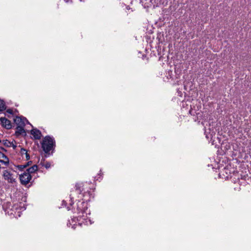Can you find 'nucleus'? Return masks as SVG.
I'll use <instances>...</instances> for the list:
<instances>
[{"label": "nucleus", "mask_w": 251, "mask_h": 251, "mask_svg": "<svg viewBox=\"0 0 251 251\" xmlns=\"http://www.w3.org/2000/svg\"><path fill=\"white\" fill-rule=\"evenodd\" d=\"M54 139L49 136L44 138L41 143L42 148L45 153H48L54 149L55 147Z\"/></svg>", "instance_id": "obj_1"}, {"label": "nucleus", "mask_w": 251, "mask_h": 251, "mask_svg": "<svg viewBox=\"0 0 251 251\" xmlns=\"http://www.w3.org/2000/svg\"><path fill=\"white\" fill-rule=\"evenodd\" d=\"M87 204L84 201H78L77 203V211L78 218H80V220L82 219V220H86L88 217L87 216V214H90L89 212H87Z\"/></svg>", "instance_id": "obj_2"}, {"label": "nucleus", "mask_w": 251, "mask_h": 251, "mask_svg": "<svg viewBox=\"0 0 251 251\" xmlns=\"http://www.w3.org/2000/svg\"><path fill=\"white\" fill-rule=\"evenodd\" d=\"M2 176L8 183L13 184L16 182V178L14 175L8 170H5L2 172Z\"/></svg>", "instance_id": "obj_3"}, {"label": "nucleus", "mask_w": 251, "mask_h": 251, "mask_svg": "<svg viewBox=\"0 0 251 251\" xmlns=\"http://www.w3.org/2000/svg\"><path fill=\"white\" fill-rule=\"evenodd\" d=\"M31 179V175L29 174V173L24 172L23 174L20 176V180L21 183L23 185H26L28 184Z\"/></svg>", "instance_id": "obj_4"}, {"label": "nucleus", "mask_w": 251, "mask_h": 251, "mask_svg": "<svg viewBox=\"0 0 251 251\" xmlns=\"http://www.w3.org/2000/svg\"><path fill=\"white\" fill-rule=\"evenodd\" d=\"M0 121L1 122V126L7 129H9L12 127V125L11 122L5 117H1L0 118Z\"/></svg>", "instance_id": "obj_5"}, {"label": "nucleus", "mask_w": 251, "mask_h": 251, "mask_svg": "<svg viewBox=\"0 0 251 251\" xmlns=\"http://www.w3.org/2000/svg\"><path fill=\"white\" fill-rule=\"evenodd\" d=\"M14 122L17 126H25V123L27 122L26 118L21 117H16L14 119Z\"/></svg>", "instance_id": "obj_6"}, {"label": "nucleus", "mask_w": 251, "mask_h": 251, "mask_svg": "<svg viewBox=\"0 0 251 251\" xmlns=\"http://www.w3.org/2000/svg\"><path fill=\"white\" fill-rule=\"evenodd\" d=\"M87 185V184L86 183L85 184L77 183L75 185L76 190H78L80 193L83 191H84V193L88 192V190L86 187Z\"/></svg>", "instance_id": "obj_7"}, {"label": "nucleus", "mask_w": 251, "mask_h": 251, "mask_svg": "<svg viewBox=\"0 0 251 251\" xmlns=\"http://www.w3.org/2000/svg\"><path fill=\"white\" fill-rule=\"evenodd\" d=\"M31 134L35 139H40L42 137L41 132L37 128H33L31 130Z\"/></svg>", "instance_id": "obj_8"}, {"label": "nucleus", "mask_w": 251, "mask_h": 251, "mask_svg": "<svg viewBox=\"0 0 251 251\" xmlns=\"http://www.w3.org/2000/svg\"><path fill=\"white\" fill-rule=\"evenodd\" d=\"M0 162L5 166L9 165V158L2 152L0 151Z\"/></svg>", "instance_id": "obj_9"}, {"label": "nucleus", "mask_w": 251, "mask_h": 251, "mask_svg": "<svg viewBox=\"0 0 251 251\" xmlns=\"http://www.w3.org/2000/svg\"><path fill=\"white\" fill-rule=\"evenodd\" d=\"M3 145L7 147H12L13 148V149H15L17 147V146L15 145V141H13L11 142L9 141L6 140L5 141H3Z\"/></svg>", "instance_id": "obj_10"}, {"label": "nucleus", "mask_w": 251, "mask_h": 251, "mask_svg": "<svg viewBox=\"0 0 251 251\" xmlns=\"http://www.w3.org/2000/svg\"><path fill=\"white\" fill-rule=\"evenodd\" d=\"M25 133V130L24 129V126H17L16 128V131L15 134L18 136L19 135L23 134Z\"/></svg>", "instance_id": "obj_11"}, {"label": "nucleus", "mask_w": 251, "mask_h": 251, "mask_svg": "<svg viewBox=\"0 0 251 251\" xmlns=\"http://www.w3.org/2000/svg\"><path fill=\"white\" fill-rule=\"evenodd\" d=\"M37 169H38L37 166L36 165H34L33 166H32L31 167L28 168L26 170V172H25L29 173V174L30 175L31 174L35 172L37 170Z\"/></svg>", "instance_id": "obj_12"}, {"label": "nucleus", "mask_w": 251, "mask_h": 251, "mask_svg": "<svg viewBox=\"0 0 251 251\" xmlns=\"http://www.w3.org/2000/svg\"><path fill=\"white\" fill-rule=\"evenodd\" d=\"M41 164L42 166L45 167L46 169H49L50 167L51 164L49 162H45L44 160L43 161H41Z\"/></svg>", "instance_id": "obj_13"}, {"label": "nucleus", "mask_w": 251, "mask_h": 251, "mask_svg": "<svg viewBox=\"0 0 251 251\" xmlns=\"http://www.w3.org/2000/svg\"><path fill=\"white\" fill-rule=\"evenodd\" d=\"M6 109V106L4 101L0 99V111H3Z\"/></svg>", "instance_id": "obj_14"}, {"label": "nucleus", "mask_w": 251, "mask_h": 251, "mask_svg": "<svg viewBox=\"0 0 251 251\" xmlns=\"http://www.w3.org/2000/svg\"><path fill=\"white\" fill-rule=\"evenodd\" d=\"M29 162H27L25 165H18L17 168L19 170H22L24 168H26L27 166L29 165Z\"/></svg>", "instance_id": "obj_15"}, {"label": "nucleus", "mask_w": 251, "mask_h": 251, "mask_svg": "<svg viewBox=\"0 0 251 251\" xmlns=\"http://www.w3.org/2000/svg\"><path fill=\"white\" fill-rule=\"evenodd\" d=\"M22 153H25V157L27 160H28L30 158L29 154L27 153L26 150L25 149H22Z\"/></svg>", "instance_id": "obj_16"}, {"label": "nucleus", "mask_w": 251, "mask_h": 251, "mask_svg": "<svg viewBox=\"0 0 251 251\" xmlns=\"http://www.w3.org/2000/svg\"><path fill=\"white\" fill-rule=\"evenodd\" d=\"M6 112L9 113V114H13V110L11 109H8L6 110Z\"/></svg>", "instance_id": "obj_17"}]
</instances>
